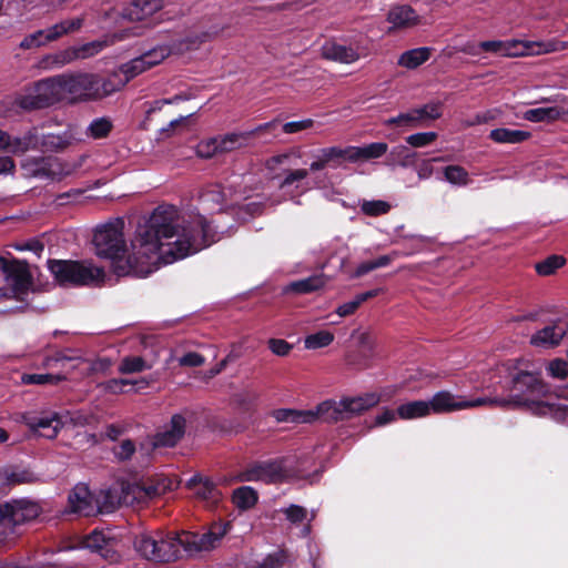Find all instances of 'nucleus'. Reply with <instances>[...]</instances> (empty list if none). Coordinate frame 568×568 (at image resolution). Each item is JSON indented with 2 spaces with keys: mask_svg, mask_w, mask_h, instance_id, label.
<instances>
[{
  "mask_svg": "<svg viewBox=\"0 0 568 568\" xmlns=\"http://www.w3.org/2000/svg\"><path fill=\"white\" fill-rule=\"evenodd\" d=\"M324 59L338 63L351 64L358 61L366 52L357 44H345L336 41H327L321 48Z\"/></svg>",
  "mask_w": 568,
  "mask_h": 568,
  "instance_id": "12",
  "label": "nucleus"
},
{
  "mask_svg": "<svg viewBox=\"0 0 568 568\" xmlns=\"http://www.w3.org/2000/svg\"><path fill=\"white\" fill-rule=\"evenodd\" d=\"M216 240L215 231L203 214L180 213L174 206L162 205L138 225L129 247L122 219L98 226L93 244L99 257L112 261L118 275L144 277L161 264L184 258Z\"/></svg>",
  "mask_w": 568,
  "mask_h": 568,
  "instance_id": "1",
  "label": "nucleus"
},
{
  "mask_svg": "<svg viewBox=\"0 0 568 568\" xmlns=\"http://www.w3.org/2000/svg\"><path fill=\"white\" fill-rule=\"evenodd\" d=\"M546 371L549 376L558 379H565L568 376V361L561 358L551 359Z\"/></svg>",
  "mask_w": 568,
  "mask_h": 568,
  "instance_id": "58",
  "label": "nucleus"
},
{
  "mask_svg": "<svg viewBox=\"0 0 568 568\" xmlns=\"http://www.w3.org/2000/svg\"><path fill=\"white\" fill-rule=\"evenodd\" d=\"M221 153H230L240 149L250 146L248 133L229 132L226 134L217 135Z\"/></svg>",
  "mask_w": 568,
  "mask_h": 568,
  "instance_id": "30",
  "label": "nucleus"
},
{
  "mask_svg": "<svg viewBox=\"0 0 568 568\" xmlns=\"http://www.w3.org/2000/svg\"><path fill=\"white\" fill-rule=\"evenodd\" d=\"M445 180L453 184L465 186L470 183L468 172L460 165H448L443 170Z\"/></svg>",
  "mask_w": 568,
  "mask_h": 568,
  "instance_id": "47",
  "label": "nucleus"
},
{
  "mask_svg": "<svg viewBox=\"0 0 568 568\" xmlns=\"http://www.w3.org/2000/svg\"><path fill=\"white\" fill-rule=\"evenodd\" d=\"M232 499L237 508L248 509L256 504L257 494L253 488L243 486L233 491Z\"/></svg>",
  "mask_w": 568,
  "mask_h": 568,
  "instance_id": "44",
  "label": "nucleus"
},
{
  "mask_svg": "<svg viewBox=\"0 0 568 568\" xmlns=\"http://www.w3.org/2000/svg\"><path fill=\"white\" fill-rule=\"evenodd\" d=\"M152 68V62L141 54L140 57L122 64L118 70L112 71V74H116V78L123 82L124 88L130 80Z\"/></svg>",
  "mask_w": 568,
  "mask_h": 568,
  "instance_id": "23",
  "label": "nucleus"
},
{
  "mask_svg": "<svg viewBox=\"0 0 568 568\" xmlns=\"http://www.w3.org/2000/svg\"><path fill=\"white\" fill-rule=\"evenodd\" d=\"M106 544H108V540L102 532L93 531L92 534H90L89 536L83 538L80 541L79 546H69V547H65L64 550H71V549H75V548H85L93 552H99V554H101V556L105 557L106 554L103 550H104Z\"/></svg>",
  "mask_w": 568,
  "mask_h": 568,
  "instance_id": "39",
  "label": "nucleus"
},
{
  "mask_svg": "<svg viewBox=\"0 0 568 568\" xmlns=\"http://www.w3.org/2000/svg\"><path fill=\"white\" fill-rule=\"evenodd\" d=\"M145 493H148V500L160 497L165 493L176 488L178 483L169 477H158L152 480L142 481Z\"/></svg>",
  "mask_w": 568,
  "mask_h": 568,
  "instance_id": "34",
  "label": "nucleus"
},
{
  "mask_svg": "<svg viewBox=\"0 0 568 568\" xmlns=\"http://www.w3.org/2000/svg\"><path fill=\"white\" fill-rule=\"evenodd\" d=\"M64 102L69 104L101 101L123 89L116 74L100 77L91 72H68L61 74Z\"/></svg>",
  "mask_w": 568,
  "mask_h": 568,
  "instance_id": "3",
  "label": "nucleus"
},
{
  "mask_svg": "<svg viewBox=\"0 0 568 568\" xmlns=\"http://www.w3.org/2000/svg\"><path fill=\"white\" fill-rule=\"evenodd\" d=\"M39 145L38 134L29 131L23 135H11L0 129V152L12 155H22L26 152L37 149Z\"/></svg>",
  "mask_w": 568,
  "mask_h": 568,
  "instance_id": "13",
  "label": "nucleus"
},
{
  "mask_svg": "<svg viewBox=\"0 0 568 568\" xmlns=\"http://www.w3.org/2000/svg\"><path fill=\"white\" fill-rule=\"evenodd\" d=\"M114 455L120 460H126L131 458V456L135 452V445L132 440L125 439L120 443L119 446H116L114 449Z\"/></svg>",
  "mask_w": 568,
  "mask_h": 568,
  "instance_id": "64",
  "label": "nucleus"
},
{
  "mask_svg": "<svg viewBox=\"0 0 568 568\" xmlns=\"http://www.w3.org/2000/svg\"><path fill=\"white\" fill-rule=\"evenodd\" d=\"M272 416L277 423H291V424H312L313 413L310 409L297 410L281 408L275 409Z\"/></svg>",
  "mask_w": 568,
  "mask_h": 568,
  "instance_id": "32",
  "label": "nucleus"
},
{
  "mask_svg": "<svg viewBox=\"0 0 568 568\" xmlns=\"http://www.w3.org/2000/svg\"><path fill=\"white\" fill-rule=\"evenodd\" d=\"M19 420L24 423L32 432L49 439L55 438L63 427L61 416L55 412H43L40 416L27 412L20 415Z\"/></svg>",
  "mask_w": 568,
  "mask_h": 568,
  "instance_id": "10",
  "label": "nucleus"
},
{
  "mask_svg": "<svg viewBox=\"0 0 568 568\" xmlns=\"http://www.w3.org/2000/svg\"><path fill=\"white\" fill-rule=\"evenodd\" d=\"M2 270L8 285L16 294L24 293L31 285V277L27 266L19 262H3Z\"/></svg>",
  "mask_w": 568,
  "mask_h": 568,
  "instance_id": "17",
  "label": "nucleus"
},
{
  "mask_svg": "<svg viewBox=\"0 0 568 568\" xmlns=\"http://www.w3.org/2000/svg\"><path fill=\"white\" fill-rule=\"evenodd\" d=\"M384 125L386 126H400L407 129H414L422 126L418 119V113L415 109L408 110L407 112L399 113L396 116L385 120Z\"/></svg>",
  "mask_w": 568,
  "mask_h": 568,
  "instance_id": "42",
  "label": "nucleus"
},
{
  "mask_svg": "<svg viewBox=\"0 0 568 568\" xmlns=\"http://www.w3.org/2000/svg\"><path fill=\"white\" fill-rule=\"evenodd\" d=\"M94 500L97 505V514H109L114 511L118 507L123 506L118 486L100 490L94 495Z\"/></svg>",
  "mask_w": 568,
  "mask_h": 568,
  "instance_id": "26",
  "label": "nucleus"
},
{
  "mask_svg": "<svg viewBox=\"0 0 568 568\" xmlns=\"http://www.w3.org/2000/svg\"><path fill=\"white\" fill-rule=\"evenodd\" d=\"M353 336L359 346L357 356H349L348 364L359 369H366L373 366V359L377 357L375 338L368 331H355Z\"/></svg>",
  "mask_w": 568,
  "mask_h": 568,
  "instance_id": "14",
  "label": "nucleus"
},
{
  "mask_svg": "<svg viewBox=\"0 0 568 568\" xmlns=\"http://www.w3.org/2000/svg\"><path fill=\"white\" fill-rule=\"evenodd\" d=\"M308 176V170L306 169H296V170H288L285 173L284 179L282 180L280 187L282 190L291 187L295 185L298 187V183L305 180Z\"/></svg>",
  "mask_w": 568,
  "mask_h": 568,
  "instance_id": "57",
  "label": "nucleus"
},
{
  "mask_svg": "<svg viewBox=\"0 0 568 568\" xmlns=\"http://www.w3.org/2000/svg\"><path fill=\"white\" fill-rule=\"evenodd\" d=\"M267 344L271 352L277 356H286L293 348L290 343L282 338H271Z\"/></svg>",
  "mask_w": 568,
  "mask_h": 568,
  "instance_id": "63",
  "label": "nucleus"
},
{
  "mask_svg": "<svg viewBox=\"0 0 568 568\" xmlns=\"http://www.w3.org/2000/svg\"><path fill=\"white\" fill-rule=\"evenodd\" d=\"M203 211H222L227 204L225 190L221 185H210L201 196Z\"/></svg>",
  "mask_w": 568,
  "mask_h": 568,
  "instance_id": "25",
  "label": "nucleus"
},
{
  "mask_svg": "<svg viewBox=\"0 0 568 568\" xmlns=\"http://www.w3.org/2000/svg\"><path fill=\"white\" fill-rule=\"evenodd\" d=\"M432 49L427 47L415 48L403 52L398 58V65L406 69H416L430 58Z\"/></svg>",
  "mask_w": 568,
  "mask_h": 568,
  "instance_id": "28",
  "label": "nucleus"
},
{
  "mask_svg": "<svg viewBox=\"0 0 568 568\" xmlns=\"http://www.w3.org/2000/svg\"><path fill=\"white\" fill-rule=\"evenodd\" d=\"M436 139V132H419L408 135L406 142L413 148H424L432 144Z\"/></svg>",
  "mask_w": 568,
  "mask_h": 568,
  "instance_id": "59",
  "label": "nucleus"
},
{
  "mask_svg": "<svg viewBox=\"0 0 568 568\" xmlns=\"http://www.w3.org/2000/svg\"><path fill=\"white\" fill-rule=\"evenodd\" d=\"M565 112L556 106L549 108H537L527 110L524 114V118L531 122H544V121H555L559 119Z\"/></svg>",
  "mask_w": 568,
  "mask_h": 568,
  "instance_id": "41",
  "label": "nucleus"
},
{
  "mask_svg": "<svg viewBox=\"0 0 568 568\" xmlns=\"http://www.w3.org/2000/svg\"><path fill=\"white\" fill-rule=\"evenodd\" d=\"M171 54V49L168 45H158L145 53H143L144 58H146L152 65L155 67L164 61Z\"/></svg>",
  "mask_w": 568,
  "mask_h": 568,
  "instance_id": "60",
  "label": "nucleus"
},
{
  "mask_svg": "<svg viewBox=\"0 0 568 568\" xmlns=\"http://www.w3.org/2000/svg\"><path fill=\"white\" fill-rule=\"evenodd\" d=\"M118 489L123 506H132L148 500V493H145L142 483L121 481Z\"/></svg>",
  "mask_w": 568,
  "mask_h": 568,
  "instance_id": "24",
  "label": "nucleus"
},
{
  "mask_svg": "<svg viewBox=\"0 0 568 568\" xmlns=\"http://www.w3.org/2000/svg\"><path fill=\"white\" fill-rule=\"evenodd\" d=\"M287 556L283 550L268 555L256 568H283Z\"/></svg>",
  "mask_w": 568,
  "mask_h": 568,
  "instance_id": "62",
  "label": "nucleus"
},
{
  "mask_svg": "<svg viewBox=\"0 0 568 568\" xmlns=\"http://www.w3.org/2000/svg\"><path fill=\"white\" fill-rule=\"evenodd\" d=\"M113 41L95 40L80 45H74L77 60H85L100 53L104 48Z\"/></svg>",
  "mask_w": 568,
  "mask_h": 568,
  "instance_id": "46",
  "label": "nucleus"
},
{
  "mask_svg": "<svg viewBox=\"0 0 568 568\" xmlns=\"http://www.w3.org/2000/svg\"><path fill=\"white\" fill-rule=\"evenodd\" d=\"M160 534H156L155 536L142 534L138 536L134 541L136 551L145 559L153 561H155V556H158L160 550Z\"/></svg>",
  "mask_w": 568,
  "mask_h": 568,
  "instance_id": "29",
  "label": "nucleus"
},
{
  "mask_svg": "<svg viewBox=\"0 0 568 568\" xmlns=\"http://www.w3.org/2000/svg\"><path fill=\"white\" fill-rule=\"evenodd\" d=\"M520 44L518 41H483L479 43V48L486 52L499 53L501 55H524V51L517 50V47Z\"/></svg>",
  "mask_w": 568,
  "mask_h": 568,
  "instance_id": "33",
  "label": "nucleus"
},
{
  "mask_svg": "<svg viewBox=\"0 0 568 568\" xmlns=\"http://www.w3.org/2000/svg\"><path fill=\"white\" fill-rule=\"evenodd\" d=\"M39 514L37 504L29 501H14L0 506V544L13 532V527L36 518Z\"/></svg>",
  "mask_w": 568,
  "mask_h": 568,
  "instance_id": "6",
  "label": "nucleus"
},
{
  "mask_svg": "<svg viewBox=\"0 0 568 568\" xmlns=\"http://www.w3.org/2000/svg\"><path fill=\"white\" fill-rule=\"evenodd\" d=\"M286 519L294 525L301 524L307 517V510L298 505H291L290 507L283 509Z\"/></svg>",
  "mask_w": 568,
  "mask_h": 568,
  "instance_id": "61",
  "label": "nucleus"
},
{
  "mask_svg": "<svg viewBox=\"0 0 568 568\" xmlns=\"http://www.w3.org/2000/svg\"><path fill=\"white\" fill-rule=\"evenodd\" d=\"M343 410L345 420L352 419L381 402V396L377 393H366L358 396L342 397Z\"/></svg>",
  "mask_w": 568,
  "mask_h": 568,
  "instance_id": "16",
  "label": "nucleus"
},
{
  "mask_svg": "<svg viewBox=\"0 0 568 568\" xmlns=\"http://www.w3.org/2000/svg\"><path fill=\"white\" fill-rule=\"evenodd\" d=\"M567 326L561 323H554L538 329L530 336L529 344L541 349H551L559 346L567 335Z\"/></svg>",
  "mask_w": 568,
  "mask_h": 568,
  "instance_id": "15",
  "label": "nucleus"
},
{
  "mask_svg": "<svg viewBox=\"0 0 568 568\" xmlns=\"http://www.w3.org/2000/svg\"><path fill=\"white\" fill-rule=\"evenodd\" d=\"M390 29L406 30L422 24V17L409 6H396L387 16Z\"/></svg>",
  "mask_w": 568,
  "mask_h": 568,
  "instance_id": "19",
  "label": "nucleus"
},
{
  "mask_svg": "<svg viewBox=\"0 0 568 568\" xmlns=\"http://www.w3.org/2000/svg\"><path fill=\"white\" fill-rule=\"evenodd\" d=\"M158 9L159 3L155 0H136L125 8L123 17L130 21H140Z\"/></svg>",
  "mask_w": 568,
  "mask_h": 568,
  "instance_id": "27",
  "label": "nucleus"
},
{
  "mask_svg": "<svg viewBox=\"0 0 568 568\" xmlns=\"http://www.w3.org/2000/svg\"><path fill=\"white\" fill-rule=\"evenodd\" d=\"M390 205L382 200L363 201L361 211L368 216H378L388 213Z\"/></svg>",
  "mask_w": 568,
  "mask_h": 568,
  "instance_id": "54",
  "label": "nucleus"
},
{
  "mask_svg": "<svg viewBox=\"0 0 568 568\" xmlns=\"http://www.w3.org/2000/svg\"><path fill=\"white\" fill-rule=\"evenodd\" d=\"M112 130V122L106 118H98L88 126V134L92 139H103L109 135Z\"/></svg>",
  "mask_w": 568,
  "mask_h": 568,
  "instance_id": "52",
  "label": "nucleus"
},
{
  "mask_svg": "<svg viewBox=\"0 0 568 568\" xmlns=\"http://www.w3.org/2000/svg\"><path fill=\"white\" fill-rule=\"evenodd\" d=\"M195 495L211 505L216 504L221 498V493L209 480L200 481L195 486Z\"/></svg>",
  "mask_w": 568,
  "mask_h": 568,
  "instance_id": "51",
  "label": "nucleus"
},
{
  "mask_svg": "<svg viewBox=\"0 0 568 568\" xmlns=\"http://www.w3.org/2000/svg\"><path fill=\"white\" fill-rule=\"evenodd\" d=\"M149 382L146 378H141L138 381L126 379V378H112L106 382L100 383L98 385L99 388L104 393L109 394H122L124 393V386L126 385H136L139 389L145 388L149 386Z\"/></svg>",
  "mask_w": 568,
  "mask_h": 568,
  "instance_id": "36",
  "label": "nucleus"
},
{
  "mask_svg": "<svg viewBox=\"0 0 568 568\" xmlns=\"http://www.w3.org/2000/svg\"><path fill=\"white\" fill-rule=\"evenodd\" d=\"M566 260L561 255H550L544 261L536 264V272L542 276L554 274L558 268L562 267Z\"/></svg>",
  "mask_w": 568,
  "mask_h": 568,
  "instance_id": "49",
  "label": "nucleus"
},
{
  "mask_svg": "<svg viewBox=\"0 0 568 568\" xmlns=\"http://www.w3.org/2000/svg\"><path fill=\"white\" fill-rule=\"evenodd\" d=\"M152 365L141 356H125L121 359L118 371L121 374H134L150 369Z\"/></svg>",
  "mask_w": 568,
  "mask_h": 568,
  "instance_id": "43",
  "label": "nucleus"
},
{
  "mask_svg": "<svg viewBox=\"0 0 568 568\" xmlns=\"http://www.w3.org/2000/svg\"><path fill=\"white\" fill-rule=\"evenodd\" d=\"M83 21L84 20L82 17H75V18L60 21L48 29L39 30V31L26 37L21 41L20 47L23 49H31V48L44 45L48 42L58 40L59 38H61L63 36H67V34H70V33H73V32L80 30L83 24Z\"/></svg>",
  "mask_w": 568,
  "mask_h": 568,
  "instance_id": "8",
  "label": "nucleus"
},
{
  "mask_svg": "<svg viewBox=\"0 0 568 568\" xmlns=\"http://www.w3.org/2000/svg\"><path fill=\"white\" fill-rule=\"evenodd\" d=\"M196 154L203 159H211L221 154L217 136L201 141L196 146Z\"/></svg>",
  "mask_w": 568,
  "mask_h": 568,
  "instance_id": "55",
  "label": "nucleus"
},
{
  "mask_svg": "<svg viewBox=\"0 0 568 568\" xmlns=\"http://www.w3.org/2000/svg\"><path fill=\"white\" fill-rule=\"evenodd\" d=\"M508 396L488 397L490 407L504 409H524L537 416L555 415L557 404L548 384L539 373L520 371L511 378Z\"/></svg>",
  "mask_w": 568,
  "mask_h": 568,
  "instance_id": "2",
  "label": "nucleus"
},
{
  "mask_svg": "<svg viewBox=\"0 0 568 568\" xmlns=\"http://www.w3.org/2000/svg\"><path fill=\"white\" fill-rule=\"evenodd\" d=\"M530 133L524 130H510L505 128H499L491 130L489 133V138L496 143H508L516 144L526 141L529 139Z\"/></svg>",
  "mask_w": 568,
  "mask_h": 568,
  "instance_id": "35",
  "label": "nucleus"
},
{
  "mask_svg": "<svg viewBox=\"0 0 568 568\" xmlns=\"http://www.w3.org/2000/svg\"><path fill=\"white\" fill-rule=\"evenodd\" d=\"M75 61H78V60H77L75 49L73 45V47H69L63 50H60L58 52H54L52 54H48L43 59V64L45 68H49V69H59V68H62L67 64L75 62Z\"/></svg>",
  "mask_w": 568,
  "mask_h": 568,
  "instance_id": "37",
  "label": "nucleus"
},
{
  "mask_svg": "<svg viewBox=\"0 0 568 568\" xmlns=\"http://www.w3.org/2000/svg\"><path fill=\"white\" fill-rule=\"evenodd\" d=\"M64 102L61 74L37 82L26 94L17 98V104L24 110L41 109Z\"/></svg>",
  "mask_w": 568,
  "mask_h": 568,
  "instance_id": "5",
  "label": "nucleus"
},
{
  "mask_svg": "<svg viewBox=\"0 0 568 568\" xmlns=\"http://www.w3.org/2000/svg\"><path fill=\"white\" fill-rule=\"evenodd\" d=\"M185 418L181 415H174L171 418L170 425L154 438V446L172 447L174 446L184 435L185 432Z\"/></svg>",
  "mask_w": 568,
  "mask_h": 568,
  "instance_id": "21",
  "label": "nucleus"
},
{
  "mask_svg": "<svg viewBox=\"0 0 568 568\" xmlns=\"http://www.w3.org/2000/svg\"><path fill=\"white\" fill-rule=\"evenodd\" d=\"M334 341V334L329 331H320L311 334L304 339V347L306 349H317L326 347Z\"/></svg>",
  "mask_w": 568,
  "mask_h": 568,
  "instance_id": "48",
  "label": "nucleus"
},
{
  "mask_svg": "<svg viewBox=\"0 0 568 568\" xmlns=\"http://www.w3.org/2000/svg\"><path fill=\"white\" fill-rule=\"evenodd\" d=\"M363 161L379 159L388 151V145L385 142H374L361 146Z\"/></svg>",
  "mask_w": 568,
  "mask_h": 568,
  "instance_id": "56",
  "label": "nucleus"
},
{
  "mask_svg": "<svg viewBox=\"0 0 568 568\" xmlns=\"http://www.w3.org/2000/svg\"><path fill=\"white\" fill-rule=\"evenodd\" d=\"M22 168L32 176H51L55 174L52 163L44 159L26 160L22 163Z\"/></svg>",
  "mask_w": 568,
  "mask_h": 568,
  "instance_id": "45",
  "label": "nucleus"
},
{
  "mask_svg": "<svg viewBox=\"0 0 568 568\" xmlns=\"http://www.w3.org/2000/svg\"><path fill=\"white\" fill-rule=\"evenodd\" d=\"M427 402L430 415H439L480 406H488L489 399L488 397L467 399L464 396L453 394L449 390H439Z\"/></svg>",
  "mask_w": 568,
  "mask_h": 568,
  "instance_id": "7",
  "label": "nucleus"
},
{
  "mask_svg": "<svg viewBox=\"0 0 568 568\" xmlns=\"http://www.w3.org/2000/svg\"><path fill=\"white\" fill-rule=\"evenodd\" d=\"M288 476L283 460H271L257 464L239 477L241 481L278 483Z\"/></svg>",
  "mask_w": 568,
  "mask_h": 568,
  "instance_id": "11",
  "label": "nucleus"
},
{
  "mask_svg": "<svg viewBox=\"0 0 568 568\" xmlns=\"http://www.w3.org/2000/svg\"><path fill=\"white\" fill-rule=\"evenodd\" d=\"M65 376L60 374H23L21 376V383L26 385L30 384H37V385H44V384H59L60 382L64 381Z\"/></svg>",
  "mask_w": 568,
  "mask_h": 568,
  "instance_id": "50",
  "label": "nucleus"
},
{
  "mask_svg": "<svg viewBox=\"0 0 568 568\" xmlns=\"http://www.w3.org/2000/svg\"><path fill=\"white\" fill-rule=\"evenodd\" d=\"M415 110L418 113V119L422 125H424L426 121H434L442 116L440 102H429L422 106L415 108Z\"/></svg>",
  "mask_w": 568,
  "mask_h": 568,
  "instance_id": "53",
  "label": "nucleus"
},
{
  "mask_svg": "<svg viewBox=\"0 0 568 568\" xmlns=\"http://www.w3.org/2000/svg\"><path fill=\"white\" fill-rule=\"evenodd\" d=\"M39 145L36 150L42 152H58L62 151L71 144V140L67 135L47 134L39 136Z\"/></svg>",
  "mask_w": 568,
  "mask_h": 568,
  "instance_id": "38",
  "label": "nucleus"
},
{
  "mask_svg": "<svg viewBox=\"0 0 568 568\" xmlns=\"http://www.w3.org/2000/svg\"><path fill=\"white\" fill-rule=\"evenodd\" d=\"M227 525H214L210 531L199 535L189 531H182V542L184 544V554L194 556L202 551L214 549L222 537L227 531Z\"/></svg>",
  "mask_w": 568,
  "mask_h": 568,
  "instance_id": "9",
  "label": "nucleus"
},
{
  "mask_svg": "<svg viewBox=\"0 0 568 568\" xmlns=\"http://www.w3.org/2000/svg\"><path fill=\"white\" fill-rule=\"evenodd\" d=\"M397 415L400 419L423 418L430 415L427 400L407 402L397 407Z\"/></svg>",
  "mask_w": 568,
  "mask_h": 568,
  "instance_id": "31",
  "label": "nucleus"
},
{
  "mask_svg": "<svg viewBox=\"0 0 568 568\" xmlns=\"http://www.w3.org/2000/svg\"><path fill=\"white\" fill-rule=\"evenodd\" d=\"M69 506L72 513L83 516L97 514L94 495L91 494L85 485H77L69 495Z\"/></svg>",
  "mask_w": 568,
  "mask_h": 568,
  "instance_id": "18",
  "label": "nucleus"
},
{
  "mask_svg": "<svg viewBox=\"0 0 568 568\" xmlns=\"http://www.w3.org/2000/svg\"><path fill=\"white\" fill-rule=\"evenodd\" d=\"M342 398L339 400L328 399L318 404L314 409L312 423L322 420L326 423H337L345 420Z\"/></svg>",
  "mask_w": 568,
  "mask_h": 568,
  "instance_id": "22",
  "label": "nucleus"
},
{
  "mask_svg": "<svg viewBox=\"0 0 568 568\" xmlns=\"http://www.w3.org/2000/svg\"><path fill=\"white\" fill-rule=\"evenodd\" d=\"M327 277L324 274L313 275L304 280L291 283L290 288L293 292L305 294L320 290L327 283Z\"/></svg>",
  "mask_w": 568,
  "mask_h": 568,
  "instance_id": "40",
  "label": "nucleus"
},
{
  "mask_svg": "<svg viewBox=\"0 0 568 568\" xmlns=\"http://www.w3.org/2000/svg\"><path fill=\"white\" fill-rule=\"evenodd\" d=\"M160 550L155 556V561L169 562L176 560L184 554V544L182 542V531L170 532L166 535L160 534Z\"/></svg>",
  "mask_w": 568,
  "mask_h": 568,
  "instance_id": "20",
  "label": "nucleus"
},
{
  "mask_svg": "<svg viewBox=\"0 0 568 568\" xmlns=\"http://www.w3.org/2000/svg\"><path fill=\"white\" fill-rule=\"evenodd\" d=\"M48 268L60 286L95 285L103 281L104 271L88 261L49 260Z\"/></svg>",
  "mask_w": 568,
  "mask_h": 568,
  "instance_id": "4",
  "label": "nucleus"
}]
</instances>
